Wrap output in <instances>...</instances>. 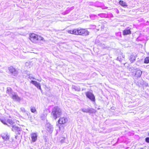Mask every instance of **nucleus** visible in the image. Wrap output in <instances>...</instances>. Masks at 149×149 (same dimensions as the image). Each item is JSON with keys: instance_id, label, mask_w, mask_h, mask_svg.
<instances>
[{"instance_id": "nucleus-1", "label": "nucleus", "mask_w": 149, "mask_h": 149, "mask_svg": "<svg viewBox=\"0 0 149 149\" xmlns=\"http://www.w3.org/2000/svg\"><path fill=\"white\" fill-rule=\"evenodd\" d=\"M68 32L71 34L76 35H82L85 34L86 36L88 35L89 33V32L86 29L80 28L74 29L72 30H68Z\"/></svg>"}, {"instance_id": "nucleus-2", "label": "nucleus", "mask_w": 149, "mask_h": 149, "mask_svg": "<svg viewBox=\"0 0 149 149\" xmlns=\"http://www.w3.org/2000/svg\"><path fill=\"white\" fill-rule=\"evenodd\" d=\"M29 38L30 40L33 43H37L41 40H44L43 37L34 33L30 34Z\"/></svg>"}, {"instance_id": "nucleus-3", "label": "nucleus", "mask_w": 149, "mask_h": 149, "mask_svg": "<svg viewBox=\"0 0 149 149\" xmlns=\"http://www.w3.org/2000/svg\"><path fill=\"white\" fill-rule=\"evenodd\" d=\"M61 114V110L58 107H56L53 109L52 114L53 118L54 119H56L59 117Z\"/></svg>"}, {"instance_id": "nucleus-4", "label": "nucleus", "mask_w": 149, "mask_h": 149, "mask_svg": "<svg viewBox=\"0 0 149 149\" xmlns=\"http://www.w3.org/2000/svg\"><path fill=\"white\" fill-rule=\"evenodd\" d=\"M132 73L138 77H140L142 73V72L141 70L139 69H133L132 70Z\"/></svg>"}, {"instance_id": "nucleus-5", "label": "nucleus", "mask_w": 149, "mask_h": 149, "mask_svg": "<svg viewBox=\"0 0 149 149\" xmlns=\"http://www.w3.org/2000/svg\"><path fill=\"white\" fill-rule=\"evenodd\" d=\"M31 143H33L36 142L37 139L38 135L36 133H32L31 134Z\"/></svg>"}, {"instance_id": "nucleus-6", "label": "nucleus", "mask_w": 149, "mask_h": 149, "mask_svg": "<svg viewBox=\"0 0 149 149\" xmlns=\"http://www.w3.org/2000/svg\"><path fill=\"white\" fill-rule=\"evenodd\" d=\"M80 110L83 112L86 113H95V112L94 110L90 108H88L87 109L84 108L81 109Z\"/></svg>"}, {"instance_id": "nucleus-7", "label": "nucleus", "mask_w": 149, "mask_h": 149, "mask_svg": "<svg viewBox=\"0 0 149 149\" xmlns=\"http://www.w3.org/2000/svg\"><path fill=\"white\" fill-rule=\"evenodd\" d=\"M12 98L14 101L19 102L22 99L19 97L16 93H14L12 94L11 97Z\"/></svg>"}, {"instance_id": "nucleus-8", "label": "nucleus", "mask_w": 149, "mask_h": 149, "mask_svg": "<svg viewBox=\"0 0 149 149\" xmlns=\"http://www.w3.org/2000/svg\"><path fill=\"white\" fill-rule=\"evenodd\" d=\"M67 118L65 117H61L58 120V123L60 124H64L68 121Z\"/></svg>"}, {"instance_id": "nucleus-9", "label": "nucleus", "mask_w": 149, "mask_h": 149, "mask_svg": "<svg viewBox=\"0 0 149 149\" xmlns=\"http://www.w3.org/2000/svg\"><path fill=\"white\" fill-rule=\"evenodd\" d=\"M86 95L87 97L92 101H94L95 100V97L92 93L88 92L86 93Z\"/></svg>"}, {"instance_id": "nucleus-10", "label": "nucleus", "mask_w": 149, "mask_h": 149, "mask_svg": "<svg viewBox=\"0 0 149 149\" xmlns=\"http://www.w3.org/2000/svg\"><path fill=\"white\" fill-rule=\"evenodd\" d=\"M10 72L14 76H16L18 74V72L13 67H10Z\"/></svg>"}, {"instance_id": "nucleus-11", "label": "nucleus", "mask_w": 149, "mask_h": 149, "mask_svg": "<svg viewBox=\"0 0 149 149\" xmlns=\"http://www.w3.org/2000/svg\"><path fill=\"white\" fill-rule=\"evenodd\" d=\"M12 131L16 132V133L18 134H20V129L19 127L15 126H13L12 128Z\"/></svg>"}, {"instance_id": "nucleus-12", "label": "nucleus", "mask_w": 149, "mask_h": 149, "mask_svg": "<svg viewBox=\"0 0 149 149\" xmlns=\"http://www.w3.org/2000/svg\"><path fill=\"white\" fill-rule=\"evenodd\" d=\"M31 83L33 84L36 87L38 88L41 90V86L39 83L38 82L36 81L32 80L31 81Z\"/></svg>"}, {"instance_id": "nucleus-13", "label": "nucleus", "mask_w": 149, "mask_h": 149, "mask_svg": "<svg viewBox=\"0 0 149 149\" xmlns=\"http://www.w3.org/2000/svg\"><path fill=\"white\" fill-rule=\"evenodd\" d=\"M46 127L47 130L49 132H52L53 130L52 126L49 123H47L46 125Z\"/></svg>"}, {"instance_id": "nucleus-14", "label": "nucleus", "mask_w": 149, "mask_h": 149, "mask_svg": "<svg viewBox=\"0 0 149 149\" xmlns=\"http://www.w3.org/2000/svg\"><path fill=\"white\" fill-rule=\"evenodd\" d=\"M1 136L3 139L5 140H7L9 139V136L8 133L5 132L2 133L1 135Z\"/></svg>"}, {"instance_id": "nucleus-15", "label": "nucleus", "mask_w": 149, "mask_h": 149, "mask_svg": "<svg viewBox=\"0 0 149 149\" xmlns=\"http://www.w3.org/2000/svg\"><path fill=\"white\" fill-rule=\"evenodd\" d=\"M0 120L5 125H8L7 123H9V120L8 119L7 121L4 118H0Z\"/></svg>"}, {"instance_id": "nucleus-16", "label": "nucleus", "mask_w": 149, "mask_h": 149, "mask_svg": "<svg viewBox=\"0 0 149 149\" xmlns=\"http://www.w3.org/2000/svg\"><path fill=\"white\" fill-rule=\"evenodd\" d=\"M123 35H127L131 33V31L129 29H125L123 31Z\"/></svg>"}, {"instance_id": "nucleus-17", "label": "nucleus", "mask_w": 149, "mask_h": 149, "mask_svg": "<svg viewBox=\"0 0 149 149\" xmlns=\"http://www.w3.org/2000/svg\"><path fill=\"white\" fill-rule=\"evenodd\" d=\"M119 3L123 7H127V4L125 2L122 1L120 0L119 2Z\"/></svg>"}, {"instance_id": "nucleus-18", "label": "nucleus", "mask_w": 149, "mask_h": 149, "mask_svg": "<svg viewBox=\"0 0 149 149\" xmlns=\"http://www.w3.org/2000/svg\"><path fill=\"white\" fill-rule=\"evenodd\" d=\"M130 60L131 63H132L135 60V57L133 55H131Z\"/></svg>"}, {"instance_id": "nucleus-19", "label": "nucleus", "mask_w": 149, "mask_h": 149, "mask_svg": "<svg viewBox=\"0 0 149 149\" xmlns=\"http://www.w3.org/2000/svg\"><path fill=\"white\" fill-rule=\"evenodd\" d=\"M47 114L46 113L45 114H42L41 116V118L42 120H45L46 119Z\"/></svg>"}, {"instance_id": "nucleus-20", "label": "nucleus", "mask_w": 149, "mask_h": 149, "mask_svg": "<svg viewBox=\"0 0 149 149\" xmlns=\"http://www.w3.org/2000/svg\"><path fill=\"white\" fill-rule=\"evenodd\" d=\"M65 139V138H64L63 137H61L59 139V140L61 143H64L65 141H64Z\"/></svg>"}, {"instance_id": "nucleus-21", "label": "nucleus", "mask_w": 149, "mask_h": 149, "mask_svg": "<svg viewBox=\"0 0 149 149\" xmlns=\"http://www.w3.org/2000/svg\"><path fill=\"white\" fill-rule=\"evenodd\" d=\"M144 62L145 63H149V56L145 58L144 60Z\"/></svg>"}, {"instance_id": "nucleus-22", "label": "nucleus", "mask_w": 149, "mask_h": 149, "mask_svg": "<svg viewBox=\"0 0 149 149\" xmlns=\"http://www.w3.org/2000/svg\"><path fill=\"white\" fill-rule=\"evenodd\" d=\"M72 87L76 91H79L80 90V89L79 88H78V87L76 86H73Z\"/></svg>"}, {"instance_id": "nucleus-23", "label": "nucleus", "mask_w": 149, "mask_h": 149, "mask_svg": "<svg viewBox=\"0 0 149 149\" xmlns=\"http://www.w3.org/2000/svg\"><path fill=\"white\" fill-rule=\"evenodd\" d=\"M31 112L33 113H34L36 111V109L34 107H32L31 108Z\"/></svg>"}, {"instance_id": "nucleus-24", "label": "nucleus", "mask_w": 149, "mask_h": 149, "mask_svg": "<svg viewBox=\"0 0 149 149\" xmlns=\"http://www.w3.org/2000/svg\"><path fill=\"white\" fill-rule=\"evenodd\" d=\"M21 111L23 113H25L26 112L25 109L24 107H21L20 108Z\"/></svg>"}, {"instance_id": "nucleus-25", "label": "nucleus", "mask_w": 149, "mask_h": 149, "mask_svg": "<svg viewBox=\"0 0 149 149\" xmlns=\"http://www.w3.org/2000/svg\"><path fill=\"white\" fill-rule=\"evenodd\" d=\"M15 123V121L14 120L13 121L12 120H10V124L11 125H13Z\"/></svg>"}, {"instance_id": "nucleus-26", "label": "nucleus", "mask_w": 149, "mask_h": 149, "mask_svg": "<svg viewBox=\"0 0 149 149\" xmlns=\"http://www.w3.org/2000/svg\"><path fill=\"white\" fill-rule=\"evenodd\" d=\"M28 77L30 79H35V78H34L33 77L31 76V74H30L29 75Z\"/></svg>"}, {"instance_id": "nucleus-27", "label": "nucleus", "mask_w": 149, "mask_h": 149, "mask_svg": "<svg viewBox=\"0 0 149 149\" xmlns=\"http://www.w3.org/2000/svg\"><path fill=\"white\" fill-rule=\"evenodd\" d=\"M146 141L148 142L149 143V137H147L146 138Z\"/></svg>"}, {"instance_id": "nucleus-28", "label": "nucleus", "mask_w": 149, "mask_h": 149, "mask_svg": "<svg viewBox=\"0 0 149 149\" xmlns=\"http://www.w3.org/2000/svg\"><path fill=\"white\" fill-rule=\"evenodd\" d=\"M7 93H9V90L8 89V88H7Z\"/></svg>"}, {"instance_id": "nucleus-29", "label": "nucleus", "mask_w": 149, "mask_h": 149, "mask_svg": "<svg viewBox=\"0 0 149 149\" xmlns=\"http://www.w3.org/2000/svg\"><path fill=\"white\" fill-rule=\"evenodd\" d=\"M117 60H118V61H120V60H119V58H118H118H117Z\"/></svg>"}, {"instance_id": "nucleus-30", "label": "nucleus", "mask_w": 149, "mask_h": 149, "mask_svg": "<svg viewBox=\"0 0 149 149\" xmlns=\"http://www.w3.org/2000/svg\"><path fill=\"white\" fill-rule=\"evenodd\" d=\"M138 149H143L142 148H139Z\"/></svg>"}, {"instance_id": "nucleus-31", "label": "nucleus", "mask_w": 149, "mask_h": 149, "mask_svg": "<svg viewBox=\"0 0 149 149\" xmlns=\"http://www.w3.org/2000/svg\"><path fill=\"white\" fill-rule=\"evenodd\" d=\"M38 80V81H39L40 82L41 81V80Z\"/></svg>"}, {"instance_id": "nucleus-32", "label": "nucleus", "mask_w": 149, "mask_h": 149, "mask_svg": "<svg viewBox=\"0 0 149 149\" xmlns=\"http://www.w3.org/2000/svg\"><path fill=\"white\" fill-rule=\"evenodd\" d=\"M148 136H149V132H148Z\"/></svg>"}, {"instance_id": "nucleus-33", "label": "nucleus", "mask_w": 149, "mask_h": 149, "mask_svg": "<svg viewBox=\"0 0 149 149\" xmlns=\"http://www.w3.org/2000/svg\"><path fill=\"white\" fill-rule=\"evenodd\" d=\"M8 68V70H9V67Z\"/></svg>"}]
</instances>
